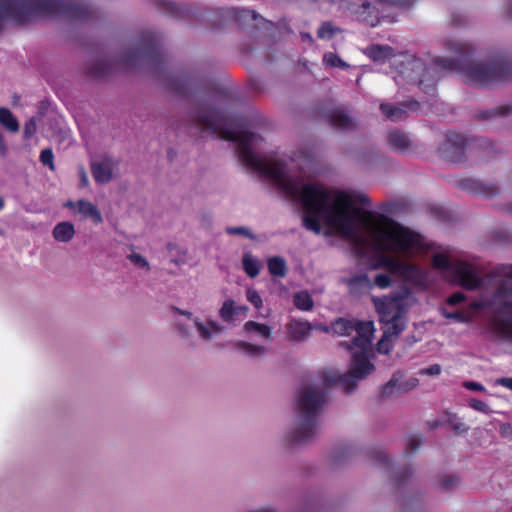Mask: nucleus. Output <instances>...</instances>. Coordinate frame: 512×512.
I'll return each mask as SVG.
<instances>
[{
  "instance_id": "f257e3e1",
  "label": "nucleus",
  "mask_w": 512,
  "mask_h": 512,
  "mask_svg": "<svg viewBox=\"0 0 512 512\" xmlns=\"http://www.w3.org/2000/svg\"><path fill=\"white\" fill-rule=\"evenodd\" d=\"M166 85L179 96L197 97L196 106L175 124L174 129L178 133L197 138L207 130L237 143L243 162L297 204L303 212V226L320 234V174L311 161L306 159L303 163H296L294 159L255 152L253 147L263 140L262 137L248 129L244 117H230L220 110L227 91L213 87L206 78L194 73H181L169 77Z\"/></svg>"
},
{
  "instance_id": "f03ea898",
  "label": "nucleus",
  "mask_w": 512,
  "mask_h": 512,
  "mask_svg": "<svg viewBox=\"0 0 512 512\" xmlns=\"http://www.w3.org/2000/svg\"><path fill=\"white\" fill-rule=\"evenodd\" d=\"M321 195L322 224L328 228L325 235H335L345 240L358 257L380 252L411 253L420 247L419 235L398 223L367 225L361 208L354 205L347 192L322 184ZM370 267L385 268L391 274L415 284L425 280L424 272L417 266L385 254H380Z\"/></svg>"
},
{
  "instance_id": "7ed1b4c3",
  "label": "nucleus",
  "mask_w": 512,
  "mask_h": 512,
  "mask_svg": "<svg viewBox=\"0 0 512 512\" xmlns=\"http://www.w3.org/2000/svg\"><path fill=\"white\" fill-rule=\"evenodd\" d=\"M445 46L455 55L451 60L437 58L433 66H427L418 57L406 55L397 65L396 84L407 81L418 85L424 93L434 96L439 77L438 70L457 71L464 82L476 87H486L512 79V60L508 57H497L488 63H470L469 44L447 41Z\"/></svg>"
},
{
  "instance_id": "20e7f679",
  "label": "nucleus",
  "mask_w": 512,
  "mask_h": 512,
  "mask_svg": "<svg viewBox=\"0 0 512 512\" xmlns=\"http://www.w3.org/2000/svg\"><path fill=\"white\" fill-rule=\"evenodd\" d=\"M331 329L339 336L351 337V340L339 343L350 352L351 362L349 371L342 375L330 377L327 372L322 371V406L325 402V386L328 383L351 393L359 381L375 371L372 362L375 358V349L372 341L376 329L373 321L339 318L332 323Z\"/></svg>"
},
{
  "instance_id": "39448f33",
  "label": "nucleus",
  "mask_w": 512,
  "mask_h": 512,
  "mask_svg": "<svg viewBox=\"0 0 512 512\" xmlns=\"http://www.w3.org/2000/svg\"><path fill=\"white\" fill-rule=\"evenodd\" d=\"M320 415V385L301 382L295 399V420L282 436L287 450L306 447L314 439Z\"/></svg>"
},
{
  "instance_id": "423d86ee",
  "label": "nucleus",
  "mask_w": 512,
  "mask_h": 512,
  "mask_svg": "<svg viewBox=\"0 0 512 512\" xmlns=\"http://www.w3.org/2000/svg\"><path fill=\"white\" fill-rule=\"evenodd\" d=\"M507 284V281H502L491 295L481 293L471 307L477 310L490 308L493 328L501 337L512 341V288Z\"/></svg>"
},
{
  "instance_id": "0eeeda50",
  "label": "nucleus",
  "mask_w": 512,
  "mask_h": 512,
  "mask_svg": "<svg viewBox=\"0 0 512 512\" xmlns=\"http://www.w3.org/2000/svg\"><path fill=\"white\" fill-rule=\"evenodd\" d=\"M117 64L125 69L143 66L151 69L161 68L163 53L159 35L152 31H142L117 59Z\"/></svg>"
},
{
  "instance_id": "6e6552de",
  "label": "nucleus",
  "mask_w": 512,
  "mask_h": 512,
  "mask_svg": "<svg viewBox=\"0 0 512 512\" xmlns=\"http://www.w3.org/2000/svg\"><path fill=\"white\" fill-rule=\"evenodd\" d=\"M433 266L446 270L450 281L466 290L474 291L483 289L496 277L494 273L480 275L470 264L465 262L452 263L447 255L435 254L432 259Z\"/></svg>"
},
{
  "instance_id": "1a4fd4ad",
  "label": "nucleus",
  "mask_w": 512,
  "mask_h": 512,
  "mask_svg": "<svg viewBox=\"0 0 512 512\" xmlns=\"http://www.w3.org/2000/svg\"><path fill=\"white\" fill-rule=\"evenodd\" d=\"M6 19L21 24L40 16L51 15L52 0H0Z\"/></svg>"
},
{
  "instance_id": "9d476101",
  "label": "nucleus",
  "mask_w": 512,
  "mask_h": 512,
  "mask_svg": "<svg viewBox=\"0 0 512 512\" xmlns=\"http://www.w3.org/2000/svg\"><path fill=\"white\" fill-rule=\"evenodd\" d=\"M51 15L65 16L74 21L97 19L99 9L88 1L52 0Z\"/></svg>"
},
{
  "instance_id": "9b49d317",
  "label": "nucleus",
  "mask_w": 512,
  "mask_h": 512,
  "mask_svg": "<svg viewBox=\"0 0 512 512\" xmlns=\"http://www.w3.org/2000/svg\"><path fill=\"white\" fill-rule=\"evenodd\" d=\"M373 302L381 322L405 316L407 312V297L400 293H392L383 298L374 297Z\"/></svg>"
},
{
  "instance_id": "f8f14e48",
  "label": "nucleus",
  "mask_w": 512,
  "mask_h": 512,
  "mask_svg": "<svg viewBox=\"0 0 512 512\" xmlns=\"http://www.w3.org/2000/svg\"><path fill=\"white\" fill-rule=\"evenodd\" d=\"M469 139L458 133L448 134L445 142L440 147V154L451 162H460L465 154Z\"/></svg>"
},
{
  "instance_id": "ddd939ff",
  "label": "nucleus",
  "mask_w": 512,
  "mask_h": 512,
  "mask_svg": "<svg viewBox=\"0 0 512 512\" xmlns=\"http://www.w3.org/2000/svg\"><path fill=\"white\" fill-rule=\"evenodd\" d=\"M419 109V102L415 100L405 101L399 104L382 103L380 110L387 120L400 122L408 117L409 111L415 112Z\"/></svg>"
},
{
  "instance_id": "4468645a",
  "label": "nucleus",
  "mask_w": 512,
  "mask_h": 512,
  "mask_svg": "<svg viewBox=\"0 0 512 512\" xmlns=\"http://www.w3.org/2000/svg\"><path fill=\"white\" fill-rule=\"evenodd\" d=\"M322 118H325L329 125L341 132L353 131L357 127L356 120L341 108H334L325 115L322 113Z\"/></svg>"
},
{
  "instance_id": "2eb2a0df",
  "label": "nucleus",
  "mask_w": 512,
  "mask_h": 512,
  "mask_svg": "<svg viewBox=\"0 0 512 512\" xmlns=\"http://www.w3.org/2000/svg\"><path fill=\"white\" fill-rule=\"evenodd\" d=\"M114 163L111 157H105L98 161L93 160L90 162L91 174L98 184H106L113 178Z\"/></svg>"
},
{
  "instance_id": "dca6fc26",
  "label": "nucleus",
  "mask_w": 512,
  "mask_h": 512,
  "mask_svg": "<svg viewBox=\"0 0 512 512\" xmlns=\"http://www.w3.org/2000/svg\"><path fill=\"white\" fill-rule=\"evenodd\" d=\"M193 322L200 338L204 341H210L213 335H220L224 331L223 326L213 320L204 323L199 318H194Z\"/></svg>"
},
{
  "instance_id": "f3484780",
  "label": "nucleus",
  "mask_w": 512,
  "mask_h": 512,
  "mask_svg": "<svg viewBox=\"0 0 512 512\" xmlns=\"http://www.w3.org/2000/svg\"><path fill=\"white\" fill-rule=\"evenodd\" d=\"M86 74L94 79H102L112 72V64L105 59H95L85 65Z\"/></svg>"
},
{
  "instance_id": "a211bd4d",
  "label": "nucleus",
  "mask_w": 512,
  "mask_h": 512,
  "mask_svg": "<svg viewBox=\"0 0 512 512\" xmlns=\"http://www.w3.org/2000/svg\"><path fill=\"white\" fill-rule=\"evenodd\" d=\"M388 143L393 151L401 154L408 153L412 148L411 139L399 130L389 132Z\"/></svg>"
},
{
  "instance_id": "6ab92c4d",
  "label": "nucleus",
  "mask_w": 512,
  "mask_h": 512,
  "mask_svg": "<svg viewBox=\"0 0 512 512\" xmlns=\"http://www.w3.org/2000/svg\"><path fill=\"white\" fill-rule=\"evenodd\" d=\"M77 209L85 218H90L96 225L103 222V217L99 209L92 202L80 199L77 201Z\"/></svg>"
},
{
  "instance_id": "aec40b11",
  "label": "nucleus",
  "mask_w": 512,
  "mask_h": 512,
  "mask_svg": "<svg viewBox=\"0 0 512 512\" xmlns=\"http://www.w3.org/2000/svg\"><path fill=\"white\" fill-rule=\"evenodd\" d=\"M234 347L237 351L251 358L263 357L268 352V349L263 345L252 344L242 340L236 341Z\"/></svg>"
},
{
  "instance_id": "412c9836",
  "label": "nucleus",
  "mask_w": 512,
  "mask_h": 512,
  "mask_svg": "<svg viewBox=\"0 0 512 512\" xmlns=\"http://www.w3.org/2000/svg\"><path fill=\"white\" fill-rule=\"evenodd\" d=\"M52 235L58 242H70L75 235L74 225L68 221L59 222L53 228Z\"/></svg>"
},
{
  "instance_id": "4be33fe9",
  "label": "nucleus",
  "mask_w": 512,
  "mask_h": 512,
  "mask_svg": "<svg viewBox=\"0 0 512 512\" xmlns=\"http://www.w3.org/2000/svg\"><path fill=\"white\" fill-rule=\"evenodd\" d=\"M241 263L248 277L255 278L258 276L262 263L257 257L253 256L251 252L248 251L243 254Z\"/></svg>"
},
{
  "instance_id": "5701e85b",
  "label": "nucleus",
  "mask_w": 512,
  "mask_h": 512,
  "mask_svg": "<svg viewBox=\"0 0 512 512\" xmlns=\"http://www.w3.org/2000/svg\"><path fill=\"white\" fill-rule=\"evenodd\" d=\"M243 331L248 334H255L263 339L270 340L272 338V328L267 324L255 321H247L243 326Z\"/></svg>"
},
{
  "instance_id": "b1692460",
  "label": "nucleus",
  "mask_w": 512,
  "mask_h": 512,
  "mask_svg": "<svg viewBox=\"0 0 512 512\" xmlns=\"http://www.w3.org/2000/svg\"><path fill=\"white\" fill-rule=\"evenodd\" d=\"M311 330V326L308 322L292 321L288 326V334L291 339L295 341L303 340Z\"/></svg>"
},
{
  "instance_id": "393cba45",
  "label": "nucleus",
  "mask_w": 512,
  "mask_h": 512,
  "mask_svg": "<svg viewBox=\"0 0 512 512\" xmlns=\"http://www.w3.org/2000/svg\"><path fill=\"white\" fill-rule=\"evenodd\" d=\"M232 16L239 26L246 28L250 22L256 21L261 18L255 11L250 9H233Z\"/></svg>"
},
{
  "instance_id": "a878e982",
  "label": "nucleus",
  "mask_w": 512,
  "mask_h": 512,
  "mask_svg": "<svg viewBox=\"0 0 512 512\" xmlns=\"http://www.w3.org/2000/svg\"><path fill=\"white\" fill-rule=\"evenodd\" d=\"M366 54L373 60V61H384L385 59L389 58L393 54V49L389 46H383V45H372L367 48Z\"/></svg>"
},
{
  "instance_id": "bb28decb",
  "label": "nucleus",
  "mask_w": 512,
  "mask_h": 512,
  "mask_svg": "<svg viewBox=\"0 0 512 512\" xmlns=\"http://www.w3.org/2000/svg\"><path fill=\"white\" fill-rule=\"evenodd\" d=\"M268 270L275 277H284L287 273L286 262L282 257L274 256L267 261Z\"/></svg>"
},
{
  "instance_id": "cd10ccee",
  "label": "nucleus",
  "mask_w": 512,
  "mask_h": 512,
  "mask_svg": "<svg viewBox=\"0 0 512 512\" xmlns=\"http://www.w3.org/2000/svg\"><path fill=\"white\" fill-rule=\"evenodd\" d=\"M0 124L13 133L19 130L18 120L8 108L0 107Z\"/></svg>"
},
{
  "instance_id": "c85d7f7f",
  "label": "nucleus",
  "mask_w": 512,
  "mask_h": 512,
  "mask_svg": "<svg viewBox=\"0 0 512 512\" xmlns=\"http://www.w3.org/2000/svg\"><path fill=\"white\" fill-rule=\"evenodd\" d=\"M219 316L224 322L233 323L238 316L235 302L231 299L225 300L219 310Z\"/></svg>"
},
{
  "instance_id": "c756f323",
  "label": "nucleus",
  "mask_w": 512,
  "mask_h": 512,
  "mask_svg": "<svg viewBox=\"0 0 512 512\" xmlns=\"http://www.w3.org/2000/svg\"><path fill=\"white\" fill-rule=\"evenodd\" d=\"M384 323L388 325V328L384 333H388L390 337L396 338L405 329L406 318L405 316H400L392 319L391 321H384Z\"/></svg>"
},
{
  "instance_id": "7c9ffc66",
  "label": "nucleus",
  "mask_w": 512,
  "mask_h": 512,
  "mask_svg": "<svg viewBox=\"0 0 512 512\" xmlns=\"http://www.w3.org/2000/svg\"><path fill=\"white\" fill-rule=\"evenodd\" d=\"M293 303L300 310L308 311L313 307V300L306 291H300L294 294Z\"/></svg>"
},
{
  "instance_id": "2f4dec72",
  "label": "nucleus",
  "mask_w": 512,
  "mask_h": 512,
  "mask_svg": "<svg viewBox=\"0 0 512 512\" xmlns=\"http://www.w3.org/2000/svg\"><path fill=\"white\" fill-rule=\"evenodd\" d=\"M322 61L326 66L331 68H339L341 70H346L350 66L344 60H342L337 54L332 52H327L323 55Z\"/></svg>"
},
{
  "instance_id": "473e14b6",
  "label": "nucleus",
  "mask_w": 512,
  "mask_h": 512,
  "mask_svg": "<svg viewBox=\"0 0 512 512\" xmlns=\"http://www.w3.org/2000/svg\"><path fill=\"white\" fill-rule=\"evenodd\" d=\"M402 378L401 372H395L389 382L385 384L381 391L382 398H388L393 395L395 389L398 387V382Z\"/></svg>"
},
{
  "instance_id": "72a5a7b5",
  "label": "nucleus",
  "mask_w": 512,
  "mask_h": 512,
  "mask_svg": "<svg viewBox=\"0 0 512 512\" xmlns=\"http://www.w3.org/2000/svg\"><path fill=\"white\" fill-rule=\"evenodd\" d=\"M512 107L509 105L501 106L496 109L486 110L477 115L480 120L488 119L496 115L507 116L511 113Z\"/></svg>"
},
{
  "instance_id": "f704fd0d",
  "label": "nucleus",
  "mask_w": 512,
  "mask_h": 512,
  "mask_svg": "<svg viewBox=\"0 0 512 512\" xmlns=\"http://www.w3.org/2000/svg\"><path fill=\"white\" fill-rule=\"evenodd\" d=\"M393 349V341L392 337L388 335V333H383L382 338L378 341L376 345V351L380 354L387 355Z\"/></svg>"
},
{
  "instance_id": "c9c22d12",
  "label": "nucleus",
  "mask_w": 512,
  "mask_h": 512,
  "mask_svg": "<svg viewBox=\"0 0 512 512\" xmlns=\"http://www.w3.org/2000/svg\"><path fill=\"white\" fill-rule=\"evenodd\" d=\"M460 482L456 474H449L443 477L439 483V488L443 491H449L455 488Z\"/></svg>"
},
{
  "instance_id": "e433bc0d",
  "label": "nucleus",
  "mask_w": 512,
  "mask_h": 512,
  "mask_svg": "<svg viewBox=\"0 0 512 512\" xmlns=\"http://www.w3.org/2000/svg\"><path fill=\"white\" fill-rule=\"evenodd\" d=\"M39 160L43 166L48 167L51 171L55 170L54 154L51 148L43 149L40 153Z\"/></svg>"
},
{
  "instance_id": "4c0bfd02",
  "label": "nucleus",
  "mask_w": 512,
  "mask_h": 512,
  "mask_svg": "<svg viewBox=\"0 0 512 512\" xmlns=\"http://www.w3.org/2000/svg\"><path fill=\"white\" fill-rule=\"evenodd\" d=\"M226 233L229 235H242L245 236L251 240H255L256 236L252 233V231L244 226H237V227H227L225 229Z\"/></svg>"
},
{
  "instance_id": "58836bf2",
  "label": "nucleus",
  "mask_w": 512,
  "mask_h": 512,
  "mask_svg": "<svg viewBox=\"0 0 512 512\" xmlns=\"http://www.w3.org/2000/svg\"><path fill=\"white\" fill-rule=\"evenodd\" d=\"M469 406L472 409H474L475 411L486 414V415H489L492 413V409L490 408V406L486 402L479 400V399H474V398L470 399Z\"/></svg>"
},
{
  "instance_id": "ea45409f",
  "label": "nucleus",
  "mask_w": 512,
  "mask_h": 512,
  "mask_svg": "<svg viewBox=\"0 0 512 512\" xmlns=\"http://www.w3.org/2000/svg\"><path fill=\"white\" fill-rule=\"evenodd\" d=\"M246 298L256 309L261 308L263 305V301L260 294L253 288L247 289Z\"/></svg>"
},
{
  "instance_id": "a19ab883",
  "label": "nucleus",
  "mask_w": 512,
  "mask_h": 512,
  "mask_svg": "<svg viewBox=\"0 0 512 512\" xmlns=\"http://www.w3.org/2000/svg\"><path fill=\"white\" fill-rule=\"evenodd\" d=\"M127 259L139 268L150 269L149 262L139 253H131L127 256Z\"/></svg>"
},
{
  "instance_id": "79ce46f5",
  "label": "nucleus",
  "mask_w": 512,
  "mask_h": 512,
  "mask_svg": "<svg viewBox=\"0 0 512 512\" xmlns=\"http://www.w3.org/2000/svg\"><path fill=\"white\" fill-rule=\"evenodd\" d=\"M36 129V121L34 118H31L23 127V138L30 139L36 133Z\"/></svg>"
},
{
  "instance_id": "37998d69",
  "label": "nucleus",
  "mask_w": 512,
  "mask_h": 512,
  "mask_svg": "<svg viewBox=\"0 0 512 512\" xmlns=\"http://www.w3.org/2000/svg\"><path fill=\"white\" fill-rule=\"evenodd\" d=\"M442 315L446 319H451V320H453L455 322H459V323H466V322H468V318L465 315H463L461 312H458V311L448 312L445 309H443L442 310Z\"/></svg>"
},
{
  "instance_id": "c03bdc74",
  "label": "nucleus",
  "mask_w": 512,
  "mask_h": 512,
  "mask_svg": "<svg viewBox=\"0 0 512 512\" xmlns=\"http://www.w3.org/2000/svg\"><path fill=\"white\" fill-rule=\"evenodd\" d=\"M450 425H451L452 430L458 435H461L468 431V427L462 421H460V419H458V418H455V417L451 418Z\"/></svg>"
},
{
  "instance_id": "a18cd8bd",
  "label": "nucleus",
  "mask_w": 512,
  "mask_h": 512,
  "mask_svg": "<svg viewBox=\"0 0 512 512\" xmlns=\"http://www.w3.org/2000/svg\"><path fill=\"white\" fill-rule=\"evenodd\" d=\"M374 283L379 288H387L391 285L392 280L387 274H378L374 279Z\"/></svg>"
},
{
  "instance_id": "49530a36",
  "label": "nucleus",
  "mask_w": 512,
  "mask_h": 512,
  "mask_svg": "<svg viewBox=\"0 0 512 512\" xmlns=\"http://www.w3.org/2000/svg\"><path fill=\"white\" fill-rule=\"evenodd\" d=\"M248 86L250 90L256 93H262L265 91L264 82L259 78H251Z\"/></svg>"
},
{
  "instance_id": "de8ad7c7",
  "label": "nucleus",
  "mask_w": 512,
  "mask_h": 512,
  "mask_svg": "<svg viewBox=\"0 0 512 512\" xmlns=\"http://www.w3.org/2000/svg\"><path fill=\"white\" fill-rule=\"evenodd\" d=\"M465 299H466V296L463 292H455L447 298V304H449L451 306L458 305L461 302H463Z\"/></svg>"
},
{
  "instance_id": "09e8293b",
  "label": "nucleus",
  "mask_w": 512,
  "mask_h": 512,
  "mask_svg": "<svg viewBox=\"0 0 512 512\" xmlns=\"http://www.w3.org/2000/svg\"><path fill=\"white\" fill-rule=\"evenodd\" d=\"M317 506H318L317 498H314L311 500L309 498H306L303 503L301 512H315V510L317 509Z\"/></svg>"
},
{
  "instance_id": "8fccbe9b",
  "label": "nucleus",
  "mask_w": 512,
  "mask_h": 512,
  "mask_svg": "<svg viewBox=\"0 0 512 512\" xmlns=\"http://www.w3.org/2000/svg\"><path fill=\"white\" fill-rule=\"evenodd\" d=\"M441 366L439 364H433L429 367L421 369L420 373L423 375L437 376L441 373Z\"/></svg>"
},
{
  "instance_id": "3c124183",
  "label": "nucleus",
  "mask_w": 512,
  "mask_h": 512,
  "mask_svg": "<svg viewBox=\"0 0 512 512\" xmlns=\"http://www.w3.org/2000/svg\"><path fill=\"white\" fill-rule=\"evenodd\" d=\"M381 4H389L400 7H409L413 0H377Z\"/></svg>"
},
{
  "instance_id": "603ef678",
  "label": "nucleus",
  "mask_w": 512,
  "mask_h": 512,
  "mask_svg": "<svg viewBox=\"0 0 512 512\" xmlns=\"http://www.w3.org/2000/svg\"><path fill=\"white\" fill-rule=\"evenodd\" d=\"M499 432L503 438L512 439V425L510 423H502Z\"/></svg>"
},
{
  "instance_id": "864d4df0",
  "label": "nucleus",
  "mask_w": 512,
  "mask_h": 512,
  "mask_svg": "<svg viewBox=\"0 0 512 512\" xmlns=\"http://www.w3.org/2000/svg\"><path fill=\"white\" fill-rule=\"evenodd\" d=\"M464 387L469 390H472V391H479V392L486 391V388L481 383L474 382V381L465 382Z\"/></svg>"
},
{
  "instance_id": "5fc2aeb1",
  "label": "nucleus",
  "mask_w": 512,
  "mask_h": 512,
  "mask_svg": "<svg viewBox=\"0 0 512 512\" xmlns=\"http://www.w3.org/2000/svg\"><path fill=\"white\" fill-rule=\"evenodd\" d=\"M245 512H279L278 508L272 505L248 509Z\"/></svg>"
},
{
  "instance_id": "6e6d98bb",
  "label": "nucleus",
  "mask_w": 512,
  "mask_h": 512,
  "mask_svg": "<svg viewBox=\"0 0 512 512\" xmlns=\"http://www.w3.org/2000/svg\"><path fill=\"white\" fill-rule=\"evenodd\" d=\"M80 187L84 188L89 185L88 175L83 167L79 169Z\"/></svg>"
},
{
  "instance_id": "4d7b16f0",
  "label": "nucleus",
  "mask_w": 512,
  "mask_h": 512,
  "mask_svg": "<svg viewBox=\"0 0 512 512\" xmlns=\"http://www.w3.org/2000/svg\"><path fill=\"white\" fill-rule=\"evenodd\" d=\"M420 445H421V441L418 437H416V436L409 437L408 447L410 448V450L412 452L415 451Z\"/></svg>"
},
{
  "instance_id": "13d9d810",
  "label": "nucleus",
  "mask_w": 512,
  "mask_h": 512,
  "mask_svg": "<svg viewBox=\"0 0 512 512\" xmlns=\"http://www.w3.org/2000/svg\"><path fill=\"white\" fill-rule=\"evenodd\" d=\"M321 31H322V39H324L327 35L330 37L333 34L331 23L323 22Z\"/></svg>"
},
{
  "instance_id": "bf43d9fd",
  "label": "nucleus",
  "mask_w": 512,
  "mask_h": 512,
  "mask_svg": "<svg viewBox=\"0 0 512 512\" xmlns=\"http://www.w3.org/2000/svg\"><path fill=\"white\" fill-rule=\"evenodd\" d=\"M497 384L512 390V377H503L497 380Z\"/></svg>"
},
{
  "instance_id": "052dcab7",
  "label": "nucleus",
  "mask_w": 512,
  "mask_h": 512,
  "mask_svg": "<svg viewBox=\"0 0 512 512\" xmlns=\"http://www.w3.org/2000/svg\"><path fill=\"white\" fill-rule=\"evenodd\" d=\"M177 331H178L179 335L183 338H188L190 335L188 327L184 324H178Z\"/></svg>"
},
{
  "instance_id": "680f3d73",
  "label": "nucleus",
  "mask_w": 512,
  "mask_h": 512,
  "mask_svg": "<svg viewBox=\"0 0 512 512\" xmlns=\"http://www.w3.org/2000/svg\"><path fill=\"white\" fill-rule=\"evenodd\" d=\"M6 154H7V145H6L5 141H4L3 134L0 131V155L2 157H5Z\"/></svg>"
},
{
  "instance_id": "e2e57ef3",
  "label": "nucleus",
  "mask_w": 512,
  "mask_h": 512,
  "mask_svg": "<svg viewBox=\"0 0 512 512\" xmlns=\"http://www.w3.org/2000/svg\"><path fill=\"white\" fill-rule=\"evenodd\" d=\"M301 39L304 43H307L309 46L313 43V38L308 32H300Z\"/></svg>"
},
{
  "instance_id": "0e129e2a",
  "label": "nucleus",
  "mask_w": 512,
  "mask_h": 512,
  "mask_svg": "<svg viewBox=\"0 0 512 512\" xmlns=\"http://www.w3.org/2000/svg\"><path fill=\"white\" fill-rule=\"evenodd\" d=\"M235 309H237V315H240V314H243L245 315L246 312L248 311V307L247 306H235Z\"/></svg>"
},
{
  "instance_id": "69168bd1",
  "label": "nucleus",
  "mask_w": 512,
  "mask_h": 512,
  "mask_svg": "<svg viewBox=\"0 0 512 512\" xmlns=\"http://www.w3.org/2000/svg\"><path fill=\"white\" fill-rule=\"evenodd\" d=\"M352 281H353V282H357V281H359V282L369 283V278H368V276H367V275H363V276H360V277H358V278L353 279Z\"/></svg>"
},
{
  "instance_id": "338daca9",
  "label": "nucleus",
  "mask_w": 512,
  "mask_h": 512,
  "mask_svg": "<svg viewBox=\"0 0 512 512\" xmlns=\"http://www.w3.org/2000/svg\"><path fill=\"white\" fill-rule=\"evenodd\" d=\"M176 311L182 315L187 316L188 318H192V313L186 310H181L179 308H176Z\"/></svg>"
},
{
  "instance_id": "774afa93",
  "label": "nucleus",
  "mask_w": 512,
  "mask_h": 512,
  "mask_svg": "<svg viewBox=\"0 0 512 512\" xmlns=\"http://www.w3.org/2000/svg\"><path fill=\"white\" fill-rule=\"evenodd\" d=\"M410 387H416L418 385V379L417 378H411L408 382Z\"/></svg>"
}]
</instances>
